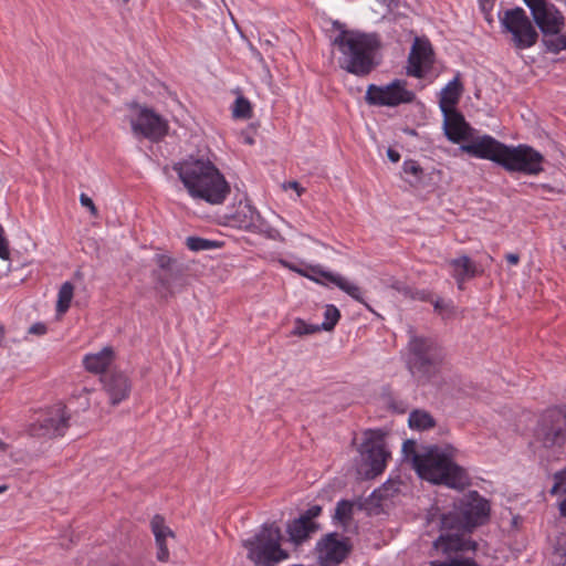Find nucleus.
Returning <instances> with one entry per match:
<instances>
[{"mask_svg":"<svg viewBox=\"0 0 566 566\" xmlns=\"http://www.w3.org/2000/svg\"><path fill=\"white\" fill-rule=\"evenodd\" d=\"M150 528L155 536V542L167 539L168 537L174 538L175 533L169 526L166 525L164 516L156 514L150 521Z\"/></svg>","mask_w":566,"mask_h":566,"instance_id":"nucleus-31","label":"nucleus"},{"mask_svg":"<svg viewBox=\"0 0 566 566\" xmlns=\"http://www.w3.org/2000/svg\"><path fill=\"white\" fill-rule=\"evenodd\" d=\"M332 44L342 53L338 59L339 67L350 74L365 77L378 65L375 54L380 48V42L376 34L343 30Z\"/></svg>","mask_w":566,"mask_h":566,"instance_id":"nucleus-2","label":"nucleus"},{"mask_svg":"<svg viewBox=\"0 0 566 566\" xmlns=\"http://www.w3.org/2000/svg\"><path fill=\"white\" fill-rule=\"evenodd\" d=\"M382 400L388 409L399 415L407 412L409 408L405 400L396 397L390 390L382 392Z\"/></svg>","mask_w":566,"mask_h":566,"instance_id":"nucleus-35","label":"nucleus"},{"mask_svg":"<svg viewBox=\"0 0 566 566\" xmlns=\"http://www.w3.org/2000/svg\"><path fill=\"white\" fill-rule=\"evenodd\" d=\"M0 237H3V229L1 226H0Z\"/></svg>","mask_w":566,"mask_h":566,"instance_id":"nucleus-62","label":"nucleus"},{"mask_svg":"<svg viewBox=\"0 0 566 566\" xmlns=\"http://www.w3.org/2000/svg\"><path fill=\"white\" fill-rule=\"evenodd\" d=\"M232 115L234 118L249 119L252 117V106L248 98L240 95L235 98Z\"/></svg>","mask_w":566,"mask_h":566,"instance_id":"nucleus-34","label":"nucleus"},{"mask_svg":"<svg viewBox=\"0 0 566 566\" xmlns=\"http://www.w3.org/2000/svg\"><path fill=\"white\" fill-rule=\"evenodd\" d=\"M321 329H323L321 325H310L306 324L303 319L297 318L295 321V326L291 334L295 336H304L314 334L316 332H319Z\"/></svg>","mask_w":566,"mask_h":566,"instance_id":"nucleus-37","label":"nucleus"},{"mask_svg":"<svg viewBox=\"0 0 566 566\" xmlns=\"http://www.w3.org/2000/svg\"><path fill=\"white\" fill-rule=\"evenodd\" d=\"M387 156L392 163H398L400 160V154L392 148H388Z\"/></svg>","mask_w":566,"mask_h":566,"instance_id":"nucleus-50","label":"nucleus"},{"mask_svg":"<svg viewBox=\"0 0 566 566\" xmlns=\"http://www.w3.org/2000/svg\"><path fill=\"white\" fill-rule=\"evenodd\" d=\"M322 513V506L319 505H313L310 509H307L301 517L304 518L307 522H313V518L319 516Z\"/></svg>","mask_w":566,"mask_h":566,"instance_id":"nucleus-46","label":"nucleus"},{"mask_svg":"<svg viewBox=\"0 0 566 566\" xmlns=\"http://www.w3.org/2000/svg\"><path fill=\"white\" fill-rule=\"evenodd\" d=\"M544 156L530 145H506L501 167L509 172H520L532 176L544 171Z\"/></svg>","mask_w":566,"mask_h":566,"instance_id":"nucleus-7","label":"nucleus"},{"mask_svg":"<svg viewBox=\"0 0 566 566\" xmlns=\"http://www.w3.org/2000/svg\"><path fill=\"white\" fill-rule=\"evenodd\" d=\"M181 275V271L172 268V274L170 271H154L153 277L155 279L158 289H161L166 292V295H172L174 292L171 290L172 282L176 281Z\"/></svg>","mask_w":566,"mask_h":566,"instance_id":"nucleus-28","label":"nucleus"},{"mask_svg":"<svg viewBox=\"0 0 566 566\" xmlns=\"http://www.w3.org/2000/svg\"><path fill=\"white\" fill-rule=\"evenodd\" d=\"M319 273L327 281L335 284L343 292H345L346 294H348L350 297L358 301L359 303L364 304L368 310L371 311L369 305L364 301L359 286H357L354 283H350L348 280H346L344 276H342L339 274H335V273L328 272V271H321Z\"/></svg>","mask_w":566,"mask_h":566,"instance_id":"nucleus-24","label":"nucleus"},{"mask_svg":"<svg viewBox=\"0 0 566 566\" xmlns=\"http://www.w3.org/2000/svg\"><path fill=\"white\" fill-rule=\"evenodd\" d=\"M552 560L558 566L566 565V546L557 543L552 553Z\"/></svg>","mask_w":566,"mask_h":566,"instance_id":"nucleus-42","label":"nucleus"},{"mask_svg":"<svg viewBox=\"0 0 566 566\" xmlns=\"http://www.w3.org/2000/svg\"><path fill=\"white\" fill-rule=\"evenodd\" d=\"M566 493V468L554 474V485L551 494Z\"/></svg>","mask_w":566,"mask_h":566,"instance_id":"nucleus-40","label":"nucleus"},{"mask_svg":"<svg viewBox=\"0 0 566 566\" xmlns=\"http://www.w3.org/2000/svg\"><path fill=\"white\" fill-rule=\"evenodd\" d=\"M536 188L537 189H542V190L547 191V192H554L555 191V189L552 186L546 185V184L537 185Z\"/></svg>","mask_w":566,"mask_h":566,"instance_id":"nucleus-56","label":"nucleus"},{"mask_svg":"<svg viewBox=\"0 0 566 566\" xmlns=\"http://www.w3.org/2000/svg\"><path fill=\"white\" fill-rule=\"evenodd\" d=\"M70 415L66 407L57 403L50 408L39 420L31 423L28 432L35 438L62 437L69 429Z\"/></svg>","mask_w":566,"mask_h":566,"instance_id":"nucleus-11","label":"nucleus"},{"mask_svg":"<svg viewBox=\"0 0 566 566\" xmlns=\"http://www.w3.org/2000/svg\"><path fill=\"white\" fill-rule=\"evenodd\" d=\"M319 557L328 564H340L350 553L349 538H339L337 533H329L318 542Z\"/></svg>","mask_w":566,"mask_h":566,"instance_id":"nucleus-16","label":"nucleus"},{"mask_svg":"<svg viewBox=\"0 0 566 566\" xmlns=\"http://www.w3.org/2000/svg\"><path fill=\"white\" fill-rule=\"evenodd\" d=\"M566 2V0H564Z\"/></svg>","mask_w":566,"mask_h":566,"instance_id":"nucleus-64","label":"nucleus"},{"mask_svg":"<svg viewBox=\"0 0 566 566\" xmlns=\"http://www.w3.org/2000/svg\"><path fill=\"white\" fill-rule=\"evenodd\" d=\"M559 513L563 517H566V497L558 505Z\"/></svg>","mask_w":566,"mask_h":566,"instance_id":"nucleus-55","label":"nucleus"},{"mask_svg":"<svg viewBox=\"0 0 566 566\" xmlns=\"http://www.w3.org/2000/svg\"><path fill=\"white\" fill-rule=\"evenodd\" d=\"M361 447L364 460L370 468L371 476L380 474L386 468L387 459L390 457V453L385 449L381 436L376 439L374 437L367 438Z\"/></svg>","mask_w":566,"mask_h":566,"instance_id":"nucleus-19","label":"nucleus"},{"mask_svg":"<svg viewBox=\"0 0 566 566\" xmlns=\"http://www.w3.org/2000/svg\"><path fill=\"white\" fill-rule=\"evenodd\" d=\"M74 293V286L71 282H64L57 294L56 312L64 314L71 305Z\"/></svg>","mask_w":566,"mask_h":566,"instance_id":"nucleus-32","label":"nucleus"},{"mask_svg":"<svg viewBox=\"0 0 566 566\" xmlns=\"http://www.w3.org/2000/svg\"><path fill=\"white\" fill-rule=\"evenodd\" d=\"M365 99L369 105L396 107L412 103L416 99V94L407 90L405 80L397 78L384 86L370 84L367 87Z\"/></svg>","mask_w":566,"mask_h":566,"instance_id":"nucleus-9","label":"nucleus"},{"mask_svg":"<svg viewBox=\"0 0 566 566\" xmlns=\"http://www.w3.org/2000/svg\"><path fill=\"white\" fill-rule=\"evenodd\" d=\"M402 170L406 175L412 176V179H406V181L415 188H418L422 184L424 171L418 161L408 159L403 161Z\"/></svg>","mask_w":566,"mask_h":566,"instance_id":"nucleus-30","label":"nucleus"},{"mask_svg":"<svg viewBox=\"0 0 566 566\" xmlns=\"http://www.w3.org/2000/svg\"><path fill=\"white\" fill-rule=\"evenodd\" d=\"M355 503L349 500H340L337 502L333 520L343 526H348L354 516Z\"/></svg>","mask_w":566,"mask_h":566,"instance_id":"nucleus-29","label":"nucleus"},{"mask_svg":"<svg viewBox=\"0 0 566 566\" xmlns=\"http://www.w3.org/2000/svg\"><path fill=\"white\" fill-rule=\"evenodd\" d=\"M402 453L406 459H410L412 461V465L415 467V459L417 457H422V453L417 452V443L413 440H406L402 444Z\"/></svg>","mask_w":566,"mask_h":566,"instance_id":"nucleus-41","label":"nucleus"},{"mask_svg":"<svg viewBox=\"0 0 566 566\" xmlns=\"http://www.w3.org/2000/svg\"><path fill=\"white\" fill-rule=\"evenodd\" d=\"M247 143H248V144H252V143H253V139H252V138H247Z\"/></svg>","mask_w":566,"mask_h":566,"instance_id":"nucleus-61","label":"nucleus"},{"mask_svg":"<svg viewBox=\"0 0 566 566\" xmlns=\"http://www.w3.org/2000/svg\"><path fill=\"white\" fill-rule=\"evenodd\" d=\"M441 112L443 114L444 134L448 139L453 143L467 139L471 127L465 122L464 116L455 108H448Z\"/></svg>","mask_w":566,"mask_h":566,"instance_id":"nucleus-20","label":"nucleus"},{"mask_svg":"<svg viewBox=\"0 0 566 566\" xmlns=\"http://www.w3.org/2000/svg\"><path fill=\"white\" fill-rule=\"evenodd\" d=\"M433 62L434 52L431 43L428 40L417 38L409 53L407 74L422 78L432 67Z\"/></svg>","mask_w":566,"mask_h":566,"instance_id":"nucleus-13","label":"nucleus"},{"mask_svg":"<svg viewBox=\"0 0 566 566\" xmlns=\"http://www.w3.org/2000/svg\"><path fill=\"white\" fill-rule=\"evenodd\" d=\"M547 48L551 52L558 53L563 50H566V33L560 34L554 40L548 41Z\"/></svg>","mask_w":566,"mask_h":566,"instance_id":"nucleus-43","label":"nucleus"},{"mask_svg":"<svg viewBox=\"0 0 566 566\" xmlns=\"http://www.w3.org/2000/svg\"><path fill=\"white\" fill-rule=\"evenodd\" d=\"M452 447H430L422 457L415 459V469L420 478L452 489L463 490L470 484L465 469L453 461Z\"/></svg>","mask_w":566,"mask_h":566,"instance_id":"nucleus-3","label":"nucleus"},{"mask_svg":"<svg viewBox=\"0 0 566 566\" xmlns=\"http://www.w3.org/2000/svg\"><path fill=\"white\" fill-rule=\"evenodd\" d=\"M6 328L4 325L0 324V346L8 347V344L4 338Z\"/></svg>","mask_w":566,"mask_h":566,"instance_id":"nucleus-53","label":"nucleus"},{"mask_svg":"<svg viewBox=\"0 0 566 566\" xmlns=\"http://www.w3.org/2000/svg\"><path fill=\"white\" fill-rule=\"evenodd\" d=\"M125 3H127L129 0H123Z\"/></svg>","mask_w":566,"mask_h":566,"instance_id":"nucleus-63","label":"nucleus"},{"mask_svg":"<svg viewBox=\"0 0 566 566\" xmlns=\"http://www.w3.org/2000/svg\"><path fill=\"white\" fill-rule=\"evenodd\" d=\"M186 245L189 250L198 252L218 249L222 245V243L216 240H209L200 237H188L186 239Z\"/></svg>","mask_w":566,"mask_h":566,"instance_id":"nucleus-33","label":"nucleus"},{"mask_svg":"<svg viewBox=\"0 0 566 566\" xmlns=\"http://www.w3.org/2000/svg\"><path fill=\"white\" fill-rule=\"evenodd\" d=\"M506 145L490 135L473 138L462 146V150L472 157L486 159L501 166Z\"/></svg>","mask_w":566,"mask_h":566,"instance_id":"nucleus-14","label":"nucleus"},{"mask_svg":"<svg viewBox=\"0 0 566 566\" xmlns=\"http://www.w3.org/2000/svg\"><path fill=\"white\" fill-rule=\"evenodd\" d=\"M441 534L433 542V546L442 554L450 556L453 553L475 551L478 544L473 541L465 539L463 534L467 531H455L444 527L440 522Z\"/></svg>","mask_w":566,"mask_h":566,"instance_id":"nucleus-17","label":"nucleus"},{"mask_svg":"<svg viewBox=\"0 0 566 566\" xmlns=\"http://www.w3.org/2000/svg\"><path fill=\"white\" fill-rule=\"evenodd\" d=\"M10 256L8 243L4 239V237H0V258L2 260H8Z\"/></svg>","mask_w":566,"mask_h":566,"instance_id":"nucleus-48","label":"nucleus"},{"mask_svg":"<svg viewBox=\"0 0 566 566\" xmlns=\"http://www.w3.org/2000/svg\"><path fill=\"white\" fill-rule=\"evenodd\" d=\"M532 17L544 34H557L564 25V17L546 0H539L532 10Z\"/></svg>","mask_w":566,"mask_h":566,"instance_id":"nucleus-18","label":"nucleus"},{"mask_svg":"<svg viewBox=\"0 0 566 566\" xmlns=\"http://www.w3.org/2000/svg\"><path fill=\"white\" fill-rule=\"evenodd\" d=\"M167 539H161L156 542L157 545V559L159 562H168L169 559V549L166 544Z\"/></svg>","mask_w":566,"mask_h":566,"instance_id":"nucleus-45","label":"nucleus"},{"mask_svg":"<svg viewBox=\"0 0 566 566\" xmlns=\"http://www.w3.org/2000/svg\"><path fill=\"white\" fill-rule=\"evenodd\" d=\"M505 259L510 264L516 265L520 261V255L516 253H509L506 254Z\"/></svg>","mask_w":566,"mask_h":566,"instance_id":"nucleus-51","label":"nucleus"},{"mask_svg":"<svg viewBox=\"0 0 566 566\" xmlns=\"http://www.w3.org/2000/svg\"><path fill=\"white\" fill-rule=\"evenodd\" d=\"M172 168L193 199L222 205L230 195L229 182L210 159L189 156Z\"/></svg>","mask_w":566,"mask_h":566,"instance_id":"nucleus-1","label":"nucleus"},{"mask_svg":"<svg viewBox=\"0 0 566 566\" xmlns=\"http://www.w3.org/2000/svg\"><path fill=\"white\" fill-rule=\"evenodd\" d=\"M115 360V352L112 346H105L97 353L86 354L83 357L84 368L94 375L108 374L107 369Z\"/></svg>","mask_w":566,"mask_h":566,"instance_id":"nucleus-21","label":"nucleus"},{"mask_svg":"<svg viewBox=\"0 0 566 566\" xmlns=\"http://www.w3.org/2000/svg\"><path fill=\"white\" fill-rule=\"evenodd\" d=\"M260 213L251 205L240 206L233 216L235 226L240 229L253 231L259 228Z\"/></svg>","mask_w":566,"mask_h":566,"instance_id":"nucleus-23","label":"nucleus"},{"mask_svg":"<svg viewBox=\"0 0 566 566\" xmlns=\"http://www.w3.org/2000/svg\"><path fill=\"white\" fill-rule=\"evenodd\" d=\"M499 19L505 31L512 34L517 49H527L537 42V31L523 8L509 9Z\"/></svg>","mask_w":566,"mask_h":566,"instance_id":"nucleus-8","label":"nucleus"},{"mask_svg":"<svg viewBox=\"0 0 566 566\" xmlns=\"http://www.w3.org/2000/svg\"><path fill=\"white\" fill-rule=\"evenodd\" d=\"M8 490V485L3 484V485H0V494L6 492Z\"/></svg>","mask_w":566,"mask_h":566,"instance_id":"nucleus-60","label":"nucleus"},{"mask_svg":"<svg viewBox=\"0 0 566 566\" xmlns=\"http://www.w3.org/2000/svg\"><path fill=\"white\" fill-rule=\"evenodd\" d=\"M282 534L275 524H264L260 532L243 542L248 557L256 565L274 566L289 554L281 547Z\"/></svg>","mask_w":566,"mask_h":566,"instance_id":"nucleus-6","label":"nucleus"},{"mask_svg":"<svg viewBox=\"0 0 566 566\" xmlns=\"http://www.w3.org/2000/svg\"><path fill=\"white\" fill-rule=\"evenodd\" d=\"M430 566H479L474 558L461 557L451 558L450 560H432Z\"/></svg>","mask_w":566,"mask_h":566,"instance_id":"nucleus-38","label":"nucleus"},{"mask_svg":"<svg viewBox=\"0 0 566 566\" xmlns=\"http://www.w3.org/2000/svg\"><path fill=\"white\" fill-rule=\"evenodd\" d=\"M99 380L111 405L117 406L128 399L132 391V381L124 371L113 369L101 376Z\"/></svg>","mask_w":566,"mask_h":566,"instance_id":"nucleus-15","label":"nucleus"},{"mask_svg":"<svg viewBox=\"0 0 566 566\" xmlns=\"http://www.w3.org/2000/svg\"><path fill=\"white\" fill-rule=\"evenodd\" d=\"M317 528L318 525L315 522H307L300 516L289 524L287 532L293 542L301 543L305 541L311 533L316 532Z\"/></svg>","mask_w":566,"mask_h":566,"instance_id":"nucleus-26","label":"nucleus"},{"mask_svg":"<svg viewBox=\"0 0 566 566\" xmlns=\"http://www.w3.org/2000/svg\"><path fill=\"white\" fill-rule=\"evenodd\" d=\"M324 318V322L321 324L322 328L324 331H332L340 318V312L335 305H326Z\"/></svg>","mask_w":566,"mask_h":566,"instance_id":"nucleus-36","label":"nucleus"},{"mask_svg":"<svg viewBox=\"0 0 566 566\" xmlns=\"http://www.w3.org/2000/svg\"><path fill=\"white\" fill-rule=\"evenodd\" d=\"M536 437L546 448L560 447L566 442V406L551 408L543 413Z\"/></svg>","mask_w":566,"mask_h":566,"instance_id":"nucleus-10","label":"nucleus"},{"mask_svg":"<svg viewBox=\"0 0 566 566\" xmlns=\"http://www.w3.org/2000/svg\"><path fill=\"white\" fill-rule=\"evenodd\" d=\"M132 129L145 138L157 142L168 133L167 122L148 107H140L136 119L132 120Z\"/></svg>","mask_w":566,"mask_h":566,"instance_id":"nucleus-12","label":"nucleus"},{"mask_svg":"<svg viewBox=\"0 0 566 566\" xmlns=\"http://www.w3.org/2000/svg\"><path fill=\"white\" fill-rule=\"evenodd\" d=\"M30 334L44 335L46 333V326L43 323H35L29 328Z\"/></svg>","mask_w":566,"mask_h":566,"instance_id":"nucleus-49","label":"nucleus"},{"mask_svg":"<svg viewBox=\"0 0 566 566\" xmlns=\"http://www.w3.org/2000/svg\"><path fill=\"white\" fill-rule=\"evenodd\" d=\"M457 282L458 289L463 290L464 282L469 280L468 277H453Z\"/></svg>","mask_w":566,"mask_h":566,"instance_id":"nucleus-57","label":"nucleus"},{"mask_svg":"<svg viewBox=\"0 0 566 566\" xmlns=\"http://www.w3.org/2000/svg\"><path fill=\"white\" fill-rule=\"evenodd\" d=\"M433 306H434V310L438 311V312H442L443 308H446L448 305L444 304V302L440 298L436 300L433 302Z\"/></svg>","mask_w":566,"mask_h":566,"instance_id":"nucleus-52","label":"nucleus"},{"mask_svg":"<svg viewBox=\"0 0 566 566\" xmlns=\"http://www.w3.org/2000/svg\"><path fill=\"white\" fill-rule=\"evenodd\" d=\"M408 423L411 429L427 430L436 426V420L428 411L415 409L409 413Z\"/></svg>","mask_w":566,"mask_h":566,"instance_id":"nucleus-27","label":"nucleus"},{"mask_svg":"<svg viewBox=\"0 0 566 566\" xmlns=\"http://www.w3.org/2000/svg\"><path fill=\"white\" fill-rule=\"evenodd\" d=\"M156 263L160 271H170L172 273V268L176 261L166 254H157Z\"/></svg>","mask_w":566,"mask_h":566,"instance_id":"nucleus-44","label":"nucleus"},{"mask_svg":"<svg viewBox=\"0 0 566 566\" xmlns=\"http://www.w3.org/2000/svg\"><path fill=\"white\" fill-rule=\"evenodd\" d=\"M287 185L290 188L296 190L298 196H301V193L304 191L297 181H290Z\"/></svg>","mask_w":566,"mask_h":566,"instance_id":"nucleus-54","label":"nucleus"},{"mask_svg":"<svg viewBox=\"0 0 566 566\" xmlns=\"http://www.w3.org/2000/svg\"><path fill=\"white\" fill-rule=\"evenodd\" d=\"M463 92V85L458 74L452 81H450L440 93L439 106L441 111L448 108H455Z\"/></svg>","mask_w":566,"mask_h":566,"instance_id":"nucleus-22","label":"nucleus"},{"mask_svg":"<svg viewBox=\"0 0 566 566\" xmlns=\"http://www.w3.org/2000/svg\"><path fill=\"white\" fill-rule=\"evenodd\" d=\"M407 345V367L419 379L436 375L443 360L441 346L431 337L419 336L412 331Z\"/></svg>","mask_w":566,"mask_h":566,"instance_id":"nucleus-5","label":"nucleus"},{"mask_svg":"<svg viewBox=\"0 0 566 566\" xmlns=\"http://www.w3.org/2000/svg\"><path fill=\"white\" fill-rule=\"evenodd\" d=\"M491 504L478 491H469L453 503L448 513L441 515L444 527L472 532L489 522Z\"/></svg>","mask_w":566,"mask_h":566,"instance_id":"nucleus-4","label":"nucleus"},{"mask_svg":"<svg viewBox=\"0 0 566 566\" xmlns=\"http://www.w3.org/2000/svg\"><path fill=\"white\" fill-rule=\"evenodd\" d=\"M525 4L532 10L534 7L536 8V4L539 2V0H524Z\"/></svg>","mask_w":566,"mask_h":566,"instance_id":"nucleus-58","label":"nucleus"},{"mask_svg":"<svg viewBox=\"0 0 566 566\" xmlns=\"http://www.w3.org/2000/svg\"><path fill=\"white\" fill-rule=\"evenodd\" d=\"M448 265L453 277L473 279L478 273L475 263L468 255L452 259L448 261Z\"/></svg>","mask_w":566,"mask_h":566,"instance_id":"nucleus-25","label":"nucleus"},{"mask_svg":"<svg viewBox=\"0 0 566 566\" xmlns=\"http://www.w3.org/2000/svg\"><path fill=\"white\" fill-rule=\"evenodd\" d=\"M80 202L83 207H86L90 209L91 213L96 217L97 216V209L93 202V200L86 196L85 193H81L80 196Z\"/></svg>","mask_w":566,"mask_h":566,"instance_id":"nucleus-47","label":"nucleus"},{"mask_svg":"<svg viewBox=\"0 0 566 566\" xmlns=\"http://www.w3.org/2000/svg\"><path fill=\"white\" fill-rule=\"evenodd\" d=\"M74 276H75L76 279H82V277H83V273H82L80 270H77V271L74 273Z\"/></svg>","mask_w":566,"mask_h":566,"instance_id":"nucleus-59","label":"nucleus"},{"mask_svg":"<svg viewBox=\"0 0 566 566\" xmlns=\"http://www.w3.org/2000/svg\"><path fill=\"white\" fill-rule=\"evenodd\" d=\"M398 492L399 485L396 482L387 481L380 489L375 490L373 492V495L377 496L380 500H385L388 497H392Z\"/></svg>","mask_w":566,"mask_h":566,"instance_id":"nucleus-39","label":"nucleus"}]
</instances>
